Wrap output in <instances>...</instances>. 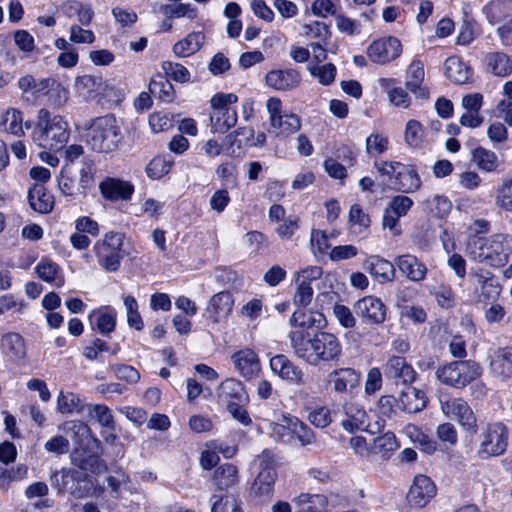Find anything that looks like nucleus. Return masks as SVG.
I'll return each instance as SVG.
<instances>
[{
	"label": "nucleus",
	"instance_id": "1",
	"mask_svg": "<svg viewBox=\"0 0 512 512\" xmlns=\"http://www.w3.org/2000/svg\"><path fill=\"white\" fill-rule=\"evenodd\" d=\"M294 354L310 366L338 361L342 355V344L333 333L321 331L311 336L304 330L289 333Z\"/></svg>",
	"mask_w": 512,
	"mask_h": 512
},
{
	"label": "nucleus",
	"instance_id": "2",
	"mask_svg": "<svg viewBox=\"0 0 512 512\" xmlns=\"http://www.w3.org/2000/svg\"><path fill=\"white\" fill-rule=\"evenodd\" d=\"M466 252L473 261L501 267L508 262L512 253V238L501 233L489 237H473L467 244Z\"/></svg>",
	"mask_w": 512,
	"mask_h": 512
},
{
	"label": "nucleus",
	"instance_id": "3",
	"mask_svg": "<svg viewBox=\"0 0 512 512\" xmlns=\"http://www.w3.org/2000/svg\"><path fill=\"white\" fill-rule=\"evenodd\" d=\"M70 130L67 120L61 116L40 109L32 131L33 141L42 148L61 149L69 140Z\"/></svg>",
	"mask_w": 512,
	"mask_h": 512
},
{
	"label": "nucleus",
	"instance_id": "4",
	"mask_svg": "<svg viewBox=\"0 0 512 512\" xmlns=\"http://www.w3.org/2000/svg\"><path fill=\"white\" fill-rule=\"evenodd\" d=\"M267 429L277 442L290 443L296 438L301 446H306L315 440L313 431L305 423L283 411H274L273 419L267 420Z\"/></svg>",
	"mask_w": 512,
	"mask_h": 512
},
{
	"label": "nucleus",
	"instance_id": "5",
	"mask_svg": "<svg viewBox=\"0 0 512 512\" xmlns=\"http://www.w3.org/2000/svg\"><path fill=\"white\" fill-rule=\"evenodd\" d=\"M86 142L97 153H111L121 142V129L113 115L93 119L86 128Z\"/></svg>",
	"mask_w": 512,
	"mask_h": 512
},
{
	"label": "nucleus",
	"instance_id": "6",
	"mask_svg": "<svg viewBox=\"0 0 512 512\" xmlns=\"http://www.w3.org/2000/svg\"><path fill=\"white\" fill-rule=\"evenodd\" d=\"M57 189L68 201L83 199L95 186V170L92 164L84 163L76 179L67 165H64L56 177Z\"/></svg>",
	"mask_w": 512,
	"mask_h": 512
},
{
	"label": "nucleus",
	"instance_id": "7",
	"mask_svg": "<svg viewBox=\"0 0 512 512\" xmlns=\"http://www.w3.org/2000/svg\"><path fill=\"white\" fill-rule=\"evenodd\" d=\"M238 96L234 93H215L210 101V131L213 134H225L233 128L238 121V113L235 104Z\"/></svg>",
	"mask_w": 512,
	"mask_h": 512
},
{
	"label": "nucleus",
	"instance_id": "8",
	"mask_svg": "<svg viewBox=\"0 0 512 512\" xmlns=\"http://www.w3.org/2000/svg\"><path fill=\"white\" fill-rule=\"evenodd\" d=\"M374 167L382 177H388L394 188L403 193H414L422 185L421 177L414 164H404L400 161H375Z\"/></svg>",
	"mask_w": 512,
	"mask_h": 512
},
{
	"label": "nucleus",
	"instance_id": "9",
	"mask_svg": "<svg viewBox=\"0 0 512 512\" xmlns=\"http://www.w3.org/2000/svg\"><path fill=\"white\" fill-rule=\"evenodd\" d=\"M268 121L278 137H289L301 129V118L284 108L281 99L270 97L266 101Z\"/></svg>",
	"mask_w": 512,
	"mask_h": 512
},
{
	"label": "nucleus",
	"instance_id": "10",
	"mask_svg": "<svg viewBox=\"0 0 512 512\" xmlns=\"http://www.w3.org/2000/svg\"><path fill=\"white\" fill-rule=\"evenodd\" d=\"M124 236L118 232H108L94 245V252L99 265L108 272L117 271L123 253Z\"/></svg>",
	"mask_w": 512,
	"mask_h": 512
},
{
	"label": "nucleus",
	"instance_id": "11",
	"mask_svg": "<svg viewBox=\"0 0 512 512\" xmlns=\"http://www.w3.org/2000/svg\"><path fill=\"white\" fill-rule=\"evenodd\" d=\"M507 445L508 430L505 425L500 422L490 423L479 435L477 456L483 460L500 456L506 451Z\"/></svg>",
	"mask_w": 512,
	"mask_h": 512
},
{
	"label": "nucleus",
	"instance_id": "12",
	"mask_svg": "<svg viewBox=\"0 0 512 512\" xmlns=\"http://www.w3.org/2000/svg\"><path fill=\"white\" fill-rule=\"evenodd\" d=\"M479 364L473 361H454L438 368L437 378L444 384L462 388L481 376Z\"/></svg>",
	"mask_w": 512,
	"mask_h": 512
},
{
	"label": "nucleus",
	"instance_id": "13",
	"mask_svg": "<svg viewBox=\"0 0 512 512\" xmlns=\"http://www.w3.org/2000/svg\"><path fill=\"white\" fill-rule=\"evenodd\" d=\"M442 413L449 419L455 420L464 430L475 431L477 421L469 404L462 398H440Z\"/></svg>",
	"mask_w": 512,
	"mask_h": 512
},
{
	"label": "nucleus",
	"instance_id": "14",
	"mask_svg": "<svg viewBox=\"0 0 512 512\" xmlns=\"http://www.w3.org/2000/svg\"><path fill=\"white\" fill-rule=\"evenodd\" d=\"M361 373L351 367L333 369L327 375L326 385L338 395H350L360 385Z\"/></svg>",
	"mask_w": 512,
	"mask_h": 512
},
{
	"label": "nucleus",
	"instance_id": "15",
	"mask_svg": "<svg viewBox=\"0 0 512 512\" xmlns=\"http://www.w3.org/2000/svg\"><path fill=\"white\" fill-rule=\"evenodd\" d=\"M401 53V42L393 36L382 37L372 42L367 48L370 60L378 64H387L397 59Z\"/></svg>",
	"mask_w": 512,
	"mask_h": 512
},
{
	"label": "nucleus",
	"instance_id": "16",
	"mask_svg": "<svg viewBox=\"0 0 512 512\" xmlns=\"http://www.w3.org/2000/svg\"><path fill=\"white\" fill-rule=\"evenodd\" d=\"M231 362L238 375L246 380L255 378L261 371L259 356L249 347L239 349L232 353Z\"/></svg>",
	"mask_w": 512,
	"mask_h": 512
},
{
	"label": "nucleus",
	"instance_id": "17",
	"mask_svg": "<svg viewBox=\"0 0 512 512\" xmlns=\"http://www.w3.org/2000/svg\"><path fill=\"white\" fill-rule=\"evenodd\" d=\"M345 419L342 421V427L348 432H355L358 430L375 433L380 429L382 424L376 422L375 426L369 421V414L362 407L357 404L349 403L345 407Z\"/></svg>",
	"mask_w": 512,
	"mask_h": 512
},
{
	"label": "nucleus",
	"instance_id": "18",
	"mask_svg": "<svg viewBox=\"0 0 512 512\" xmlns=\"http://www.w3.org/2000/svg\"><path fill=\"white\" fill-rule=\"evenodd\" d=\"M354 311L365 323L381 324L386 319V306L380 298L372 295L359 299L354 304Z\"/></svg>",
	"mask_w": 512,
	"mask_h": 512
},
{
	"label": "nucleus",
	"instance_id": "19",
	"mask_svg": "<svg viewBox=\"0 0 512 512\" xmlns=\"http://www.w3.org/2000/svg\"><path fill=\"white\" fill-rule=\"evenodd\" d=\"M437 492L436 485L426 475L415 476L407 494V500L411 506L422 508L426 506Z\"/></svg>",
	"mask_w": 512,
	"mask_h": 512
},
{
	"label": "nucleus",
	"instance_id": "20",
	"mask_svg": "<svg viewBox=\"0 0 512 512\" xmlns=\"http://www.w3.org/2000/svg\"><path fill=\"white\" fill-rule=\"evenodd\" d=\"M474 299L486 302L500 294L501 288L490 272L479 270L471 274Z\"/></svg>",
	"mask_w": 512,
	"mask_h": 512
},
{
	"label": "nucleus",
	"instance_id": "21",
	"mask_svg": "<svg viewBox=\"0 0 512 512\" xmlns=\"http://www.w3.org/2000/svg\"><path fill=\"white\" fill-rule=\"evenodd\" d=\"M490 372L497 378L507 380L512 377V347L495 348L489 351Z\"/></svg>",
	"mask_w": 512,
	"mask_h": 512
},
{
	"label": "nucleus",
	"instance_id": "22",
	"mask_svg": "<svg viewBox=\"0 0 512 512\" xmlns=\"http://www.w3.org/2000/svg\"><path fill=\"white\" fill-rule=\"evenodd\" d=\"M234 306V299L227 291L213 295L206 306L207 318L213 323H220L228 318Z\"/></svg>",
	"mask_w": 512,
	"mask_h": 512
},
{
	"label": "nucleus",
	"instance_id": "23",
	"mask_svg": "<svg viewBox=\"0 0 512 512\" xmlns=\"http://www.w3.org/2000/svg\"><path fill=\"white\" fill-rule=\"evenodd\" d=\"M117 320L116 310L109 306H100L88 314V322L93 331L108 335L115 330Z\"/></svg>",
	"mask_w": 512,
	"mask_h": 512
},
{
	"label": "nucleus",
	"instance_id": "24",
	"mask_svg": "<svg viewBox=\"0 0 512 512\" xmlns=\"http://www.w3.org/2000/svg\"><path fill=\"white\" fill-rule=\"evenodd\" d=\"M424 79V63L420 59L415 58L406 70L405 86L417 98L427 99L429 97V90L424 85Z\"/></svg>",
	"mask_w": 512,
	"mask_h": 512
},
{
	"label": "nucleus",
	"instance_id": "25",
	"mask_svg": "<svg viewBox=\"0 0 512 512\" xmlns=\"http://www.w3.org/2000/svg\"><path fill=\"white\" fill-rule=\"evenodd\" d=\"M270 368L274 374L289 383L302 385L304 373L301 368L291 362L285 355L279 354L270 359Z\"/></svg>",
	"mask_w": 512,
	"mask_h": 512
},
{
	"label": "nucleus",
	"instance_id": "26",
	"mask_svg": "<svg viewBox=\"0 0 512 512\" xmlns=\"http://www.w3.org/2000/svg\"><path fill=\"white\" fill-rule=\"evenodd\" d=\"M113 89L108 83L90 75L78 77L75 81L77 94L86 101L94 99L98 95L107 97Z\"/></svg>",
	"mask_w": 512,
	"mask_h": 512
},
{
	"label": "nucleus",
	"instance_id": "27",
	"mask_svg": "<svg viewBox=\"0 0 512 512\" xmlns=\"http://www.w3.org/2000/svg\"><path fill=\"white\" fill-rule=\"evenodd\" d=\"M364 268L380 284L393 282L396 276L394 264L379 255L367 257Z\"/></svg>",
	"mask_w": 512,
	"mask_h": 512
},
{
	"label": "nucleus",
	"instance_id": "28",
	"mask_svg": "<svg viewBox=\"0 0 512 512\" xmlns=\"http://www.w3.org/2000/svg\"><path fill=\"white\" fill-rule=\"evenodd\" d=\"M102 197L108 201L129 200L134 193V186L117 178H106L99 184Z\"/></svg>",
	"mask_w": 512,
	"mask_h": 512
},
{
	"label": "nucleus",
	"instance_id": "29",
	"mask_svg": "<svg viewBox=\"0 0 512 512\" xmlns=\"http://www.w3.org/2000/svg\"><path fill=\"white\" fill-rule=\"evenodd\" d=\"M399 271L412 282H421L427 275V266L415 255L403 254L395 258Z\"/></svg>",
	"mask_w": 512,
	"mask_h": 512
},
{
	"label": "nucleus",
	"instance_id": "30",
	"mask_svg": "<svg viewBox=\"0 0 512 512\" xmlns=\"http://www.w3.org/2000/svg\"><path fill=\"white\" fill-rule=\"evenodd\" d=\"M266 84L279 91H289L300 83V74L294 69L272 70L266 75Z\"/></svg>",
	"mask_w": 512,
	"mask_h": 512
},
{
	"label": "nucleus",
	"instance_id": "31",
	"mask_svg": "<svg viewBox=\"0 0 512 512\" xmlns=\"http://www.w3.org/2000/svg\"><path fill=\"white\" fill-rule=\"evenodd\" d=\"M397 407L406 413H417L426 407V397L423 391L412 387H405L397 397Z\"/></svg>",
	"mask_w": 512,
	"mask_h": 512
},
{
	"label": "nucleus",
	"instance_id": "32",
	"mask_svg": "<svg viewBox=\"0 0 512 512\" xmlns=\"http://www.w3.org/2000/svg\"><path fill=\"white\" fill-rule=\"evenodd\" d=\"M0 350L11 361H21L26 356V344L23 337L16 332H8L1 337Z\"/></svg>",
	"mask_w": 512,
	"mask_h": 512
},
{
	"label": "nucleus",
	"instance_id": "33",
	"mask_svg": "<svg viewBox=\"0 0 512 512\" xmlns=\"http://www.w3.org/2000/svg\"><path fill=\"white\" fill-rule=\"evenodd\" d=\"M30 207L41 214L50 213L55 205V199L43 185L35 184L28 191Z\"/></svg>",
	"mask_w": 512,
	"mask_h": 512
},
{
	"label": "nucleus",
	"instance_id": "34",
	"mask_svg": "<svg viewBox=\"0 0 512 512\" xmlns=\"http://www.w3.org/2000/svg\"><path fill=\"white\" fill-rule=\"evenodd\" d=\"M0 133L13 136L24 135L23 112L14 107L0 111Z\"/></svg>",
	"mask_w": 512,
	"mask_h": 512
},
{
	"label": "nucleus",
	"instance_id": "35",
	"mask_svg": "<svg viewBox=\"0 0 512 512\" xmlns=\"http://www.w3.org/2000/svg\"><path fill=\"white\" fill-rule=\"evenodd\" d=\"M35 272L41 280L56 288H61L65 284L63 270L51 259L42 258L35 266Z\"/></svg>",
	"mask_w": 512,
	"mask_h": 512
},
{
	"label": "nucleus",
	"instance_id": "36",
	"mask_svg": "<svg viewBox=\"0 0 512 512\" xmlns=\"http://www.w3.org/2000/svg\"><path fill=\"white\" fill-rule=\"evenodd\" d=\"M384 373L386 376L399 379L403 383H411L416 377L413 367L403 357L399 356H391L387 360L384 366Z\"/></svg>",
	"mask_w": 512,
	"mask_h": 512
},
{
	"label": "nucleus",
	"instance_id": "37",
	"mask_svg": "<svg viewBox=\"0 0 512 512\" xmlns=\"http://www.w3.org/2000/svg\"><path fill=\"white\" fill-rule=\"evenodd\" d=\"M276 471L271 466H264L254 480L251 491L259 498L271 497L274 491Z\"/></svg>",
	"mask_w": 512,
	"mask_h": 512
},
{
	"label": "nucleus",
	"instance_id": "38",
	"mask_svg": "<svg viewBox=\"0 0 512 512\" xmlns=\"http://www.w3.org/2000/svg\"><path fill=\"white\" fill-rule=\"evenodd\" d=\"M289 322L291 326L299 328L298 330L305 331L312 327L321 328L325 323V318L320 312L300 307L294 311Z\"/></svg>",
	"mask_w": 512,
	"mask_h": 512
},
{
	"label": "nucleus",
	"instance_id": "39",
	"mask_svg": "<svg viewBox=\"0 0 512 512\" xmlns=\"http://www.w3.org/2000/svg\"><path fill=\"white\" fill-rule=\"evenodd\" d=\"M486 70L493 76L505 78L512 74V59L503 52H491L485 56Z\"/></svg>",
	"mask_w": 512,
	"mask_h": 512
},
{
	"label": "nucleus",
	"instance_id": "40",
	"mask_svg": "<svg viewBox=\"0 0 512 512\" xmlns=\"http://www.w3.org/2000/svg\"><path fill=\"white\" fill-rule=\"evenodd\" d=\"M218 397L226 405L246 400V393L243 384L235 379H225L218 387Z\"/></svg>",
	"mask_w": 512,
	"mask_h": 512
},
{
	"label": "nucleus",
	"instance_id": "41",
	"mask_svg": "<svg viewBox=\"0 0 512 512\" xmlns=\"http://www.w3.org/2000/svg\"><path fill=\"white\" fill-rule=\"evenodd\" d=\"M403 433L410 439L412 443L417 445L420 450L428 455H431L437 450V442L433 440L429 435L424 433L415 424H407L403 428Z\"/></svg>",
	"mask_w": 512,
	"mask_h": 512
},
{
	"label": "nucleus",
	"instance_id": "42",
	"mask_svg": "<svg viewBox=\"0 0 512 512\" xmlns=\"http://www.w3.org/2000/svg\"><path fill=\"white\" fill-rule=\"evenodd\" d=\"M398 448L399 443L395 434L388 431L374 438L370 451L371 454L379 455L382 459L387 460Z\"/></svg>",
	"mask_w": 512,
	"mask_h": 512
},
{
	"label": "nucleus",
	"instance_id": "43",
	"mask_svg": "<svg viewBox=\"0 0 512 512\" xmlns=\"http://www.w3.org/2000/svg\"><path fill=\"white\" fill-rule=\"evenodd\" d=\"M444 73L448 79L456 84L466 83L471 75L470 67L456 56L446 59Z\"/></svg>",
	"mask_w": 512,
	"mask_h": 512
},
{
	"label": "nucleus",
	"instance_id": "44",
	"mask_svg": "<svg viewBox=\"0 0 512 512\" xmlns=\"http://www.w3.org/2000/svg\"><path fill=\"white\" fill-rule=\"evenodd\" d=\"M213 480L219 490H228L238 483V469L233 464H223L215 470Z\"/></svg>",
	"mask_w": 512,
	"mask_h": 512
},
{
	"label": "nucleus",
	"instance_id": "45",
	"mask_svg": "<svg viewBox=\"0 0 512 512\" xmlns=\"http://www.w3.org/2000/svg\"><path fill=\"white\" fill-rule=\"evenodd\" d=\"M403 140L405 145L411 149L421 148L425 140L423 125L415 119L407 121L404 127Z\"/></svg>",
	"mask_w": 512,
	"mask_h": 512
},
{
	"label": "nucleus",
	"instance_id": "46",
	"mask_svg": "<svg viewBox=\"0 0 512 512\" xmlns=\"http://www.w3.org/2000/svg\"><path fill=\"white\" fill-rule=\"evenodd\" d=\"M173 165L174 161L170 156L158 155L146 165L145 173L151 180H160L170 172Z\"/></svg>",
	"mask_w": 512,
	"mask_h": 512
},
{
	"label": "nucleus",
	"instance_id": "47",
	"mask_svg": "<svg viewBox=\"0 0 512 512\" xmlns=\"http://www.w3.org/2000/svg\"><path fill=\"white\" fill-rule=\"evenodd\" d=\"M254 129L251 127H239L233 133L226 136L225 141L231 155L235 153L234 146L241 149L243 146H257L254 143Z\"/></svg>",
	"mask_w": 512,
	"mask_h": 512
},
{
	"label": "nucleus",
	"instance_id": "48",
	"mask_svg": "<svg viewBox=\"0 0 512 512\" xmlns=\"http://www.w3.org/2000/svg\"><path fill=\"white\" fill-rule=\"evenodd\" d=\"M149 92L165 103H171L175 98L173 85L161 74H157L151 79Z\"/></svg>",
	"mask_w": 512,
	"mask_h": 512
},
{
	"label": "nucleus",
	"instance_id": "49",
	"mask_svg": "<svg viewBox=\"0 0 512 512\" xmlns=\"http://www.w3.org/2000/svg\"><path fill=\"white\" fill-rule=\"evenodd\" d=\"M61 429L70 435L74 443L79 446L91 438L89 426L81 420L66 421L62 424Z\"/></svg>",
	"mask_w": 512,
	"mask_h": 512
},
{
	"label": "nucleus",
	"instance_id": "50",
	"mask_svg": "<svg viewBox=\"0 0 512 512\" xmlns=\"http://www.w3.org/2000/svg\"><path fill=\"white\" fill-rule=\"evenodd\" d=\"M210 502L211 512H244L241 500L234 494L213 495Z\"/></svg>",
	"mask_w": 512,
	"mask_h": 512
},
{
	"label": "nucleus",
	"instance_id": "51",
	"mask_svg": "<svg viewBox=\"0 0 512 512\" xmlns=\"http://www.w3.org/2000/svg\"><path fill=\"white\" fill-rule=\"evenodd\" d=\"M472 160L484 172H493L499 165L495 152L483 147H478L472 151Z\"/></svg>",
	"mask_w": 512,
	"mask_h": 512
},
{
	"label": "nucleus",
	"instance_id": "52",
	"mask_svg": "<svg viewBox=\"0 0 512 512\" xmlns=\"http://www.w3.org/2000/svg\"><path fill=\"white\" fill-rule=\"evenodd\" d=\"M203 43L201 34H187L173 46V52L177 57H189L196 53Z\"/></svg>",
	"mask_w": 512,
	"mask_h": 512
},
{
	"label": "nucleus",
	"instance_id": "53",
	"mask_svg": "<svg viewBox=\"0 0 512 512\" xmlns=\"http://www.w3.org/2000/svg\"><path fill=\"white\" fill-rule=\"evenodd\" d=\"M50 79L36 78L32 75H25L18 80V88L23 93H31L38 96L48 91L50 86Z\"/></svg>",
	"mask_w": 512,
	"mask_h": 512
},
{
	"label": "nucleus",
	"instance_id": "54",
	"mask_svg": "<svg viewBox=\"0 0 512 512\" xmlns=\"http://www.w3.org/2000/svg\"><path fill=\"white\" fill-rule=\"evenodd\" d=\"M88 415L95 419L100 426L108 430H114L115 420L110 408L104 404H89Z\"/></svg>",
	"mask_w": 512,
	"mask_h": 512
},
{
	"label": "nucleus",
	"instance_id": "55",
	"mask_svg": "<svg viewBox=\"0 0 512 512\" xmlns=\"http://www.w3.org/2000/svg\"><path fill=\"white\" fill-rule=\"evenodd\" d=\"M365 148L370 156L381 155L389 148V138L380 131H374L366 138Z\"/></svg>",
	"mask_w": 512,
	"mask_h": 512
},
{
	"label": "nucleus",
	"instance_id": "56",
	"mask_svg": "<svg viewBox=\"0 0 512 512\" xmlns=\"http://www.w3.org/2000/svg\"><path fill=\"white\" fill-rule=\"evenodd\" d=\"M83 407L79 396L72 392H61L57 397V409L62 414L80 413Z\"/></svg>",
	"mask_w": 512,
	"mask_h": 512
},
{
	"label": "nucleus",
	"instance_id": "57",
	"mask_svg": "<svg viewBox=\"0 0 512 512\" xmlns=\"http://www.w3.org/2000/svg\"><path fill=\"white\" fill-rule=\"evenodd\" d=\"M123 302L129 327L141 331L144 328V322L139 312L137 300L135 297L127 295L123 298Z\"/></svg>",
	"mask_w": 512,
	"mask_h": 512
},
{
	"label": "nucleus",
	"instance_id": "58",
	"mask_svg": "<svg viewBox=\"0 0 512 512\" xmlns=\"http://www.w3.org/2000/svg\"><path fill=\"white\" fill-rule=\"evenodd\" d=\"M164 202L158 201L154 198H144L139 204L135 211L137 217H149L158 219L164 209Z\"/></svg>",
	"mask_w": 512,
	"mask_h": 512
},
{
	"label": "nucleus",
	"instance_id": "59",
	"mask_svg": "<svg viewBox=\"0 0 512 512\" xmlns=\"http://www.w3.org/2000/svg\"><path fill=\"white\" fill-rule=\"evenodd\" d=\"M497 207L512 212V178H507L497 187L495 192Z\"/></svg>",
	"mask_w": 512,
	"mask_h": 512
},
{
	"label": "nucleus",
	"instance_id": "60",
	"mask_svg": "<svg viewBox=\"0 0 512 512\" xmlns=\"http://www.w3.org/2000/svg\"><path fill=\"white\" fill-rule=\"evenodd\" d=\"M349 223L357 233H362L369 228L371 219L359 204H353L349 210Z\"/></svg>",
	"mask_w": 512,
	"mask_h": 512
},
{
	"label": "nucleus",
	"instance_id": "61",
	"mask_svg": "<svg viewBox=\"0 0 512 512\" xmlns=\"http://www.w3.org/2000/svg\"><path fill=\"white\" fill-rule=\"evenodd\" d=\"M308 70L322 85H329L335 80L336 67L333 64H309Z\"/></svg>",
	"mask_w": 512,
	"mask_h": 512
},
{
	"label": "nucleus",
	"instance_id": "62",
	"mask_svg": "<svg viewBox=\"0 0 512 512\" xmlns=\"http://www.w3.org/2000/svg\"><path fill=\"white\" fill-rule=\"evenodd\" d=\"M161 68L166 76L179 83H188L191 78V74L186 67L179 63L171 61H164Z\"/></svg>",
	"mask_w": 512,
	"mask_h": 512
},
{
	"label": "nucleus",
	"instance_id": "63",
	"mask_svg": "<svg viewBox=\"0 0 512 512\" xmlns=\"http://www.w3.org/2000/svg\"><path fill=\"white\" fill-rule=\"evenodd\" d=\"M27 304L23 299L15 297L13 294L7 293L0 296V316L11 312L14 314H22Z\"/></svg>",
	"mask_w": 512,
	"mask_h": 512
},
{
	"label": "nucleus",
	"instance_id": "64",
	"mask_svg": "<svg viewBox=\"0 0 512 512\" xmlns=\"http://www.w3.org/2000/svg\"><path fill=\"white\" fill-rule=\"evenodd\" d=\"M322 273L323 271L320 266H306L293 274V281L295 284L311 286V283L319 279Z\"/></svg>",
	"mask_w": 512,
	"mask_h": 512
}]
</instances>
